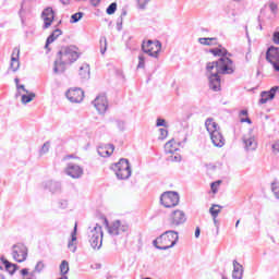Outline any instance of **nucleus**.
I'll return each instance as SVG.
<instances>
[{
	"label": "nucleus",
	"instance_id": "52",
	"mask_svg": "<svg viewBox=\"0 0 279 279\" xmlns=\"http://www.w3.org/2000/svg\"><path fill=\"white\" fill-rule=\"evenodd\" d=\"M269 9L272 12V14H276V12H278V4H276V2H271L269 4Z\"/></svg>",
	"mask_w": 279,
	"mask_h": 279
},
{
	"label": "nucleus",
	"instance_id": "28",
	"mask_svg": "<svg viewBox=\"0 0 279 279\" xmlns=\"http://www.w3.org/2000/svg\"><path fill=\"white\" fill-rule=\"evenodd\" d=\"M2 265H4L5 267V270L12 276L14 275V272L16 271V265L15 264H12L10 263L5 257H1L0 258Z\"/></svg>",
	"mask_w": 279,
	"mask_h": 279
},
{
	"label": "nucleus",
	"instance_id": "19",
	"mask_svg": "<svg viewBox=\"0 0 279 279\" xmlns=\"http://www.w3.org/2000/svg\"><path fill=\"white\" fill-rule=\"evenodd\" d=\"M209 136L215 147H223V145H226V138H223L220 131H215L214 133L209 134Z\"/></svg>",
	"mask_w": 279,
	"mask_h": 279
},
{
	"label": "nucleus",
	"instance_id": "7",
	"mask_svg": "<svg viewBox=\"0 0 279 279\" xmlns=\"http://www.w3.org/2000/svg\"><path fill=\"white\" fill-rule=\"evenodd\" d=\"M160 204L165 208H175L180 204V194L178 192H163L160 196Z\"/></svg>",
	"mask_w": 279,
	"mask_h": 279
},
{
	"label": "nucleus",
	"instance_id": "38",
	"mask_svg": "<svg viewBox=\"0 0 279 279\" xmlns=\"http://www.w3.org/2000/svg\"><path fill=\"white\" fill-rule=\"evenodd\" d=\"M43 269H45V263L43 262H38L35 266L34 271H32V274H34V276H36V274H41Z\"/></svg>",
	"mask_w": 279,
	"mask_h": 279
},
{
	"label": "nucleus",
	"instance_id": "46",
	"mask_svg": "<svg viewBox=\"0 0 279 279\" xmlns=\"http://www.w3.org/2000/svg\"><path fill=\"white\" fill-rule=\"evenodd\" d=\"M271 149H272V154H279V140L272 143Z\"/></svg>",
	"mask_w": 279,
	"mask_h": 279
},
{
	"label": "nucleus",
	"instance_id": "33",
	"mask_svg": "<svg viewBox=\"0 0 279 279\" xmlns=\"http://www.w3.org/2000/svg\"><path fill=\"white\" fill-rule=\"evenodd\" d=\"M209 213H210L213 219H217V217H219V213H221V206L220 205H213L209 208Z\"/></svg>",
	"mask_w": 279,
	"mask_h": 279
},
{
	"label": "nucleus",
	"instance_id": "21",
	"mask_svg": "<svg viewBox=\"0 0 279 279\" xmlns=\"http://www.w3.org/2000/svg\"><path fill=\"white\" fill-rule=\"evenodd\" d=\"M75 241H77V223H75L74 229L71 233V241L68 243V248L73 254L74 252H77V245L75 244Z\"/></svg>",
	"mask_w": 279,
	"mask_h": 279
},
{
	"label": "nucleus",
	"instance_id": "23",
	"mask_svg": "<svg viewBox=\"0 0 279 279\" xmlns=\"http://www.w3.org/2000/svg\"><path fill=\"white\" fill-rule=\"evenodd\" d=\"M233 279H243V265L239 264L236 259L233 260V271H232Z\"/></svg>",
	"mask_w": 279,
	"mask_h": 279
},
{
	"label": "nucleus",
	"instance_id": "51",
	"mask_svg": "<svg viewBox=\"0 0 279 279\" xmlns=\"http://www.w3.org/2000/svg\"><path fill=\"white\" fill-rule=\"evenodd\" d=\"M221 184V181H216L210 184L213 193H217V187Z\"/></svg>",
	"mask_w": 279,
	"mask_h": 279
},
{
	"label": "nucleus",
	"instance_id": "24",
	"mask_svg": "<svg viewBox=\"0 0 279 279\" xmlns=\"http://www.w3.org/2000/svg\"><path fill=\"white\" fill-rule=\"evenodd\" d=\"M45 189L50 191V193H60L62 190V184H60L58 181H47L45 183Z\"/></svg>",
	"mask_w": 279,
	"mask_h": 279
},
{
	"label": "nucleus",
	"instance_id": "48",
	"mask_svg": "<svg viewBox=\"0 0 279 279\" xmlns=\"http://www.w3.org/2000/svg\"><path fill=\"white\" fill-rule=\"evenodd\" d=\"M58 207L61 208V210H64V209H66V208L69 207V202L62 199V201H60V202L58 203Z\"/></svg>",
	"mask_w": 279,
	"mask_h": 279
},
{
	"label": "nucleus",
	"instance_id": "10",
	"mask_svg": "<svg viewBox=\"0 0 279 279\" xmlns=\"http://www.w3.org/2000/svg\"><path fill=\"white\" fill-rule=\"evenodd\" d=\"M162 49V44L160 41H154L149 39L146 44H142V50L144 53L150 56V58H158V53Z\"/></svg>",
	"mask_w": 279,
	"mask_h": 279
},
{
	"label": "nucleus",
	"instance_id": "43",
	"mask_svg": "<svg viewBox=\"0 0 279 279\" xmlns=\"http://www.w3.org/2000/svg\"><path fill=\"white\" fill-rule=\"evenodd\" d=\"M116 125L120 132H125V121L116 120Z\"/></svg>",
	"mask_w": 279,
	"mask_h": 279
},
{
	"label": "nucleus",
	"instance_id": "44",
	"mask_svg": "<svg viewBox=\"0 0 279 279\" xmlns=\"http://www.w3.org/2000/svg\"><path fill=\"white\" fill-rule=\"evenodd\" d=\"M137 69H145V56L143 54L138 56Z\"/></svg>",
	"mask_w": 279,
	"mask_h": 279
},
{
	"label": "nucleus",
	"instance_id": "62",
	"mask_svg": "<svg viewBox=\"0 0 279 279\" xmlns=\"http://www.w3.org/2000/svg\"><path fill=\"white\" fill-rule=\"evenodd\" d=\"M0 279H5V276L0 274Z\"/></svg>",
	"mask_w": 279,
	"mask_h": 279
},
{
	"label": "nucleus",
	"instance_id": "59",
	"mask_svg": "<svg viewBox=\"0 0 279 279\" xmlns=\"http://www.w3.org/2000/svg\"><path fill=\"white\" fill-rule=\"evenodd\" d=\"M69 1H71V0H61V3H62L63 5H69Z\"/></svg>",
	"mask_w": 279,
	"mask_h": 279
},
{
	"label": "nucleus",
	"instance_id": "57",
	"mask_svg": "<svg viewBox=\"0 0 279 279\" xmlns=\"http://www.w3.org/2000/svg\"><path fill=\"white\" fill-rule=\"evenodd\" d=\"M92 5L97 7L100 3V0H89Z\"/></svg>",
	"mask_w": 279,
	"mask_h": 279
},
{
	"label": "nucleus",
	"instance_id": "17",
	"mask_svg": "<svg viewBox=\"0 0 279 279\" xmlns=\"http://www.w3.org/2000/svg\"><path fill=\"white\" fill-rule=\"evenodd\" d=\"M21 56V50L19 48H14L12 56H11V63H10V69L16 73L19 69L21 68V61L19 60Z\"/></svg>",
	"mask_w": 279,
	"mask_h": 279
},
{
	"label": "nucleus",
	"instance_id": "13",
	"mask_svg": "<svg viewBox=\"0 0 279 279\" xmlns=\"http://www.w3.org/2000/svg\"><path fill=\"white\" fill-rule=\"evenodd\" d=\"M65 97L71 101L72 104H82L84 101V90L82 88H70L65 93Z\"/></svg>",
	"mask_w": 279,
	"mask_h": 279
},
{
	"label": "nucleus",
	"instance_id": "53",
	"mask_svg": "<svg viewBox=\"0 0 279 279\" xmlns=\"http://www.w3.org/2000/svg\"><path fill=\"white\" fill-rule=\"evenodd\" d=\"M159 132H160L161 138H165L169 134V131H167L166 129H159Z\"/></svg>",
	"mask_w": 279,
	"mask_h": 279
},
{
	"label": "nucleus",
	"instance_id": "54",
	"mask_svg": "<svg viewBox=\"0 0 279 279\" xmlns=\"http://www.w3.org/2000/svg\"><path fill=\"white\" fill-rule=\"evenodd\" d=\"M199 234H202V229H199V227H196V229H195V239H199Z\"/></svg>",
	"mask_w": 279,
	"mask_h": 279
},
{
	"label": "nucleus",
	"instance_id": "30",
	"mask_svg": "<svg viewBox=\"0 0 279 279\" xmlns=\"http://www.w3.org/2000/svg\"><path fill=\"white\" fill-rule=\"evenodd\" d=\"M209 53H213V56H218L219 58H228V50L226 48H213L209 50Z\"/></svg>",
	"mask_w": 279,
	"mask_h": 279
},
{
	"label": "nucleus",
	"instance_id": "58",
	"mask_svg": "<svg viewBox=\"0 0 279 279\" xmlns=\"http://www.w3.org/2000/svg\"><path fill=\"white\" fill-rule=\"evenodd\" d=\"M240 117H247V110H241Z\"/></svg>",
	"mask_w": 279,
	"mask_h": 279
},
{
	"label": "nucleus",
	"instance_id": "27",
	"mask_svg": "<svg viewBox=\"0 0 279 279\" xmlns=\"http://www.w3.org/2000/svg\"><path fill=\"white\" fill-rule=\"evenodd\" d=\"M78 75L82 80H90V65H88V63L81 65Z\"/></svg>",
	"mask_w": 279,
	"mask_h": 279
},
{
	"label": "nucleus",
	"instance_id": "11",
	"mask_svg": "<svg viewBox=\"0 0 279 279\" xmlns=\"http://www.w3.org/2000/svg\"><path fill=\"white\" fill-rule=\"evenodd\" d=\"M266 60L272 66V69L279 73V48L276 46L268 47L266 51Z\"/></svg>",
	"mask_w": 279,
	"mask_h": 279
},
{
	"label": "nucleus",
	"instance_id": "15",
	"mask_svg": "<svg viewBox=\"0 0 279 279\" xmlns=\"http://www.w3.org/2000/svg\"><path fill=\"white\" fill-rule=\"evenodd\" d=\"M93 105L99 114H106V110H108V98L106 95H99L95 98Z\"/></svg>",
	"mask_w": 279,
	"mask_h": 279
},
{
	"label": "nucleus",
	"instance_id": "20",
	"mask_svg": "<svg viewBox=\"0 0 279 279\" xmlns=\"http://www.w3.org/2000/svg\"><path fill=\"white\" fill-rule=\"evenodd\" d=\"M97 151L98 156H101V158H108L114 153V145L109 144L106 146H99Z\"/></svg>",
	"mask_w": 279,
	"mask_h": 279
},
{
	"label": "nucleus",
	"instance_id": "45",
	"mask_svg": "<svg viewBox=\"0 0 279 279\" xmlns=\"http://www.w3.org/2000/svg\"><path fill=\"white\" fill-rule=\"evenodd\" d=\"M123 16H128V11H123L122 14H121V17L120 20H118V31L121 32V28L123 25Z\"/></svg>",
	"mask_w": 279,
	"mask_h": 279
},
{
	"label": "nucleus",
	"instance_id": "41",
	"mask_svg": "<svg viewBox=\"0 0 279 279\" xmlns=\"http://www.w3.org/2000/svg\"><path fill=\"white\" fill-rule=\"evenodd\" d=\"M137 1V8L138 10H146L147 9V4L151 1V0H136Z\"/></svg>",
	"mask_w": 279,
	"mask_h": 279
},
{
	"label": "nucleus",
	"instance_id": "22",
	"mask_svg": "<svg viewBox=\"0 0 279 279\" xmlns=\"http://www.w3.org/2000/svg\"><path fill=\"white\" fill-rule=\"evenodd\" d=\"M60 36H62V29H60V28L54 29L48 36V38L46 40L45 49H49V45H51L52 43H56V40H58V38H60Z\"/></svg>",
	"mask_w": 279,
	"mask_h": 279
},
{
	"label": "nucleus",
	"instance_id": "49",
	"mask_svg": "<svg viewBox=\"0 0 279 279\" xmlns=\"http://www.w3.org/2000/svg\"><path fill=\"white\" fill-rule=\"evenodd\" d=\"M272 43H274V45H279V31H276L272 34Z\"/></svg>",
	"mask_w": 279,
	"mask_h": 279
},
{
	"label": "nucleus",
	"instance_id": "42",
	"mask_svg": "<svg viewBox=\"0 0 279 279\" xmlns=\"http://www.w3.org/2000/svg\"><path fill=\"white\" fill-rule=\"evenodd\" d=\"M117 12V2H112L106 10V13L112 15Z\"/></svg>",
	"mask_w": 279,
	"mask_h": 279
},
{
	"label": "nucleus",
	"instance_id": "55",
	"mask_svg": "<svg viewBox=\"0 0 279 279\" xmlns=\"http://www.w3.org/2000/svg\"><path fill=\"white\" fill-rule=\"evenodd\" d=\"M241 123H248L250 125H252V120L250 118H242Z\"/></svg>",
	"mask_w": 279,
	"mask_h": 279
},
{
	"label": "nucleus",
	"instance_id": "61",
	"mask_svg": "<svg viewBox=\"0 0 279 279\" xmlns=\"http://www.w3.org/2000/svg\"><path fill=\"white\" fill-rule=\"evenodd\" d=\"M231 16H233V19H234V16H236V12L232 11Z\"/></svg>",
	"mask_w": 279,
	"mask_h": 279
},
{
	"label": "nucleus",
	"instance_id": "14",
	"mask_svg": "<svg viewBox=\"0 0 279 279\" xmlns=\"http://www.w3.org/2000/svg\"><path fill=\"white\" fill-rule=\"evenodd\" d=\"M41 19L44 21L43 29H49L56 19V12L51 7H48L41 12Z\"/></svg>",
	"mask_w": 279,
	"mask_h": 279
},
{
	"label": "nucleus",
	"instance_id": "63",
	"mask_svg": "<svg viewBox=\"0 0 279 279\" xmlns=\"http://www.w3.org/2000/svg\"><path fill=\"white\" fill-rule=\"evenodd\" d=\"M214 223H215V226H217V218L214 219Z\"/></svg>",
	"mask_w": 279,
	"mask_h": 279
},
{
	"label": "nucleus",
	"instance_id": "34",
	"mask_svg": "<svg viewBox=\"0 0 279 279\" xmlns=\"http://www.w3.org/2000/svg\"><path fill=\"white\" fill-rule=\"evenodd\" d=\"M108 51V39L106 37L100 38V53L104 56Z\"/></svg>",
	"mask_w": 279,
	"mask_h": 279
},
{
	"label": "nucleus",
	"instance_id": "64",
	"mask_svg": "<svg viewBox=\"0 0 279 279\" xmlns=\"http://www.w3.org/2000/svg\"><path fill=\"white\" fill-rule=\"evenodd\" d=\"M222 279H228V277L223 276Z\"/></svg>",
	"mask_w": 279,
	"mask_h": 279
},
{
	"label": "nucleus",
	"instance_id": "16",
	"mask_svg": "<svg viewBox=\"0 0 279 279\" xmlns=\"http://www.w3.org/2000/svg\"><path fill=\"white\" fill-rule=\"evenodd\" d=\"M66 175H70V178H73L74 180H77L84 175V169L75 163H69L65 169Z\"/></svg>",
	"mask_w": 279,
	"mask_h": 279
},
{
	"label": "nucleus",
	"instance_id": "6",
	"mask_svg": "<svg viewBox=\"0 0 279 279\" xmlns=\"http://www.w3.org/2000/svg\"><path fill=\"white\" fill-rule=\"evenodd\" d=\"M168 226L170 228H180L186 223V213L184 210L174 209L168 216Z\"/></svg>",
	"mask_w": 279,
	"mask_h": 279
},
{
	"label": "nucleus",
	"instance_id": "5",
	"mask_svg": "<svg viewBox=\"0 0 279 279\" xmlns=\"http://www.w3.org/2000/svg\"><path fill=\"white\" fill-rule=\"evenodd\" d=\"M89 243L93 250H101V245H104V230L101 226L96 225L89 233Z\"/></svg>",
	"mask_w": 279,
	"mask_h": 279
},
{
	"label": "nucleus",
	"instance_id": "1",
	"mask_svg": "<svg viewBox=\"0 0 279 279\" xmlns=\"http://www.w3.org/2000/svg\"><path fill=\"white\" fill-rule=\"evenodd\" d=\"M209 73V88L215 93L221 90V75L234 73V62L230 58H220L218 61L208 62L206 65Z\"/></svg>",
	"mask_w": 279,
	"mask_h": 279
},
{
	"label": "nucleus",
	"instance_id": "32",
	"mask_svg": "<svg viewBox=\"0 0 279 279\" xmlns=\"http://www.w3.org/2000/svg\"><path fill=\"white\" fill-rule=\"evenodd\" d=\"M34 0H23L22 4H21V10H20V14L23 12H29L32 10V2Z\"/></svg>",
	"mask_w": 279,
	"mask_h": 279
},
{
	"label": "nucleus",
	"instance_id": "26",
	"mask_svg": "<svg viewBox=\"0 0 279 279\" xmlns=\"http://www.w3.org/2000/svg\"><path fill=\"white\" fill-rule=\"evenodd\" d=\"M198 43L205 47H215L218 45V39L217 37H201L198 38Z\"/></svg>",
	"mask_w": 279,
	"mask_h": 279
},
{
	"label": "nucleus",
	"instance_id": "39",
	"mask_svg": "<svg viewBox=\"0 0 279 279\" xmlns=\"http://www.w3.org/2000/svg\"><path fill=\"white\" fill-rule=\"evenodd\" d=\"M50 147H51V143H50V142H46V143L41 146V149L39 150V155H40V156H45V154H48Z\"/></svg>",
	"mask_w": 279,
	"mask_h": 279
},
{
	"label": "nucleus",
	"instance_id": "18",
	"mask_svg": "<svg viewBox=\"0 0 279 279\" xmlns=\"http://www.w3.org/2000/svg\"><path fill=\"white\" fill-rule=\"evenodd\" d=\"M278 90H279V86H274L268 92H262L259 104L263 105V104H267V101H271V99L276 97V93H278Z\"/></svg>",
	"mask_w": 279,
	"mask_h": 279
},
{
	"label": "nucleus",
	"instance_id": "56",
	"mask_svg": "<svg viewBox=\"0 0 279 279\" xmlns=\"http://www.w3.org/2000/svg\"><path fill=\"white\" fill-rule=\"evenodd\" d=\"M21 274H22V276H28V277H29V269L23 268V269L21 270Z\"/></svg>",
	"mask_w": 279,
	"mask_h": 279
},
{
	"label": "nucleus",
	"instance_id": "35",
	"mask_svg": "<svg viewBox=\"0 0 279 279\" xmlns=\"http://www.w3.org/2000/svg\"><path fill=\"white\" fill-rule=\"evenodd\" d=\"M60 274H61V276H66V274H69V262H66V260L61 262Z\"/></svg>",
	"mask_w": 279,
	"mask_h": 279
},
{
	"label": "nucleus",
	"instance_id": "12",
	"mask_svg": "<svg viewBox=\"0 0 279 279\" xmlns=\"http://www.w3.org/2000/svg\"><path fill=\"white\" fill-rule=\"evenodd\" d=\"M242 143L244 145L245 151H256L258 148V142L256 141V136L248 132L243 135Z\"/></svg>",
	"mask_w": 279,
	"mask_h": 279
},
{
	"label": "nucleus",
	"instance_id": "60",
	"mask_svg": "<svg viewBox=\"0 0 279 279\" xmlns=\"http://www.w3.org/2000/svg\"><path fill=\"white\" fill-rule=\"evenodd\" d=\"M241 223V220H238L236 222H235V228H239V225Z\"/></svg>",
	"mask_w": 279,
	"mask_h": 279
},
{
	"label": "nucleus",
	"instance_id": "47",
	"mask_svg": "<svg viewBox=\"0 0 279 279\" xmlns=\"http://www.w3.org/2000/svg\"><path fill=\"white\" fill-rule=\"evenodd\" d=\"M157 128H167V121L162 118L157 119V123H156Z\"/></svg>",
	"mask_w": 279,
	"mask_h": 279
},
{
	"label": "nucleus",
	"instance_id": "4",
	"mask_svg": "<svg viewBox=\"0 0 279 279\" xmlns=\"http://www.w3.org/2000/svg\"><path fill=\"white\" fill-rule=\"evenodd\" d=\"M111 169L118 180H129L132 175V167H130V160L128 159H120L119 162L111 165Z\"/></svg>",
	"mask_w": 279,
	"mask_h": 279
},
{
	"label": "nucleus",
	"instance_id": "8",
	"mask_svg": "<svg viewBox=\"0 0 279 279\" xmlns=\"http://www.w3.org/2000/svg\"><path fill=\"white\" fill-rule=\"evenodd\" d=\"M105 225L112 236H119V234H123V232H128L130 230V225H128V222H121L120 220H116L111 226H109L108 219H105Z\"/></svg>",
	"mask_w": 279,
	"mask_h": 279
},
{
	"label": "nucleus",
	"instance_id": "2",
	"mask_svg": "<svg viewBox=\"0 0 279 279\" xmlns=\"http://www.w3.org/2000/svg\"><path fill=\"white\" fill-rule=\"evenodd\" d=\"M80 59V52L75 46H63L57 53V59L53 63V73H64L66 64H73Z\"/></svg>",
	"mask_w": 279,
	"mask_h": 279
},
{
	"label": "nucleus",
	"instance_id": "9",
	"mask_svg": "<svg viewBox=\"0 0 279 279\" xmlns=\"http://www.w3.org/2000/svg\"><path fill=\"white\" fill-rule=\"evenodd\" d=\"M11 256L15 263H25L27 260V246L17 243L12 246Z\"/></svg>",
	"mask_w": 279,
	"mask_h": 279
},
{
	"label": "nucleus",
	"instance_id": "36",
	"mask_svg": "<svg viewBox=\"0 0 279 279\" xmlns=\"http://www.w3.org/2000/svg\"><path fill=\"white\" fill-rule=\"evenodd\" d=\"M14 82H15L16 89H17L16 97H19V95H21V90H23V93H29V90H27L25 88V85L20 84L21 81L19 78H15Z\"/></svg>",
	"mask_w": 279,
	"mask_h": 279
},
{
	"label": "nucleus",
	"instance_id": "25",
	"mask_svg": "<svg viewBox=\"0 0 279 279\" xmlns=\"http://www.w3.org/2000/svg\"><path fill=\"white\" fill-rule=\"evenodd\" d=\"M205 128L209 134H214V132H219V124L215 122V119L208 118L205 121Z\"/></svg>",
	"mask_w": 279,
	"mask_h": 279
},
{
	"label": "nucleus",
	"instance_id": "29",
	"mask_svg": "<svg viewBox=\"0 0 279 279\" xmlns=\"http://www.w3.org/2000/svg\"><path fill=\"white\" fill-rule=\"evenodd\" d=\"M165 151L166 154H175V151H178V144L175 143V140H170L166 143Z\"/></svg>",
	"mask_w": 279,
	"mask_h": 279
},
{
	"label": "nucleus",
	"instance_id": "50",
	"mask_svg": "<svg viewBox=\"0 0 279 279\" xmlns=\"http://www.w3.org/2000/svg\"><path fill=\"white\" fill-rule=\"evenodd\" d=\"M170 160L172 162H180V160H182V156H180L179 154L172 155V156H170Z\"/></svg>",
	"mask_w": 279,
	"mask_h": 279
},
{
	"label": "nucleus",
	"instance_id": "3",
	"mask_svg": "<svg viewBox=\"0 0 279 279\" xmlns=\"http://www.w3.org/2000/svg\"><path fill=\"white\" fill-rule=\"evenodd\" d=\"M180 233L178 231L168 230L159 235L156 240L153 241V245L157 250H171V247H175L178 245V241H180Z\"/></svg>",
	"mask_w": 279,
	"mask_h": 279
},
{
	"label": "nucleus",
	"instance_id": "37",
	"mask_svg": "<svg viewBox=\"0 0 279 279\" xmlns=\"http://www.w3.org/2000/svg\"><path fill=\"white\" fill-rule=\"evenodd\" d=\"M83 17H84V13L83 12L74 13L71 16L70 23H80V21H82Z\"/></svg>",
	"mask_w": 279,
	"mask_h": 279
},
{
	"label": "nucleus",
	"instance_id": "31",
	"mask_svg": "<svg viewBox=\"0 0 279 279\" xmlns=\"http://www.w3.org/2000/svg\"><path fill=\"white\" fill-rule=\"evenodd\" d=\"M34 99H36V94L28 92L26 94H22L21 101H22V104L27 105V104L34 101Z\"/></svg>",
	"mask_w": 279,
	"mask_h": 279
},
{
	"label": "nucleus",
	"instance_id": "40",
	"mask_svg": "<svg viewBox=\"0 0 279 279\" xmlns=\"http://www.w3.org/2000/svg\"><path fill=\"white\" fill-rule=\"evenodd\" d=\"M271 191H272L276 199H279V182H272Z\"/></svg>",
	"mask_w": 279,
	"mask_h": 279
}]
</instances>
